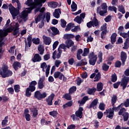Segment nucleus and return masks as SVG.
Here are the masks:
<instances>
[{
	"mask_svg": "<svg viewBox=\"0 0 129 129\" xmlns=\"http://www.w3.org/2000/svg\"><path fill=\"white\" fill-rule=\"evenodd\" d=\"M46 3V0H34V2L33 0H27L26 2V5L30 7V8H26L25 10L21 12L19 15L20 19L23 20L24 22H27L28 20V14H30L32 11L37 8V7H42V4Z\"/></svg>",
	"mask_w": 129,
	"mask_h": 129,
	"instance_id": "1",
	"label": "nucleus"
},
{
	"mask_svg": "<svg viewBox=\"0 0 129 129\" xmlns=\"http://www.w3.org/2000/svg\"><path fill=\"white\" fill-rule=\"evenodd\" d=\"M19 23H11V26L9 27L6 30H0V41L4 40V37L8 36V33H11L14 31L13 35L16 37H19L20 33H19Z\"/></svg>",
	"mask_w": 129,
	"mask_h": 129,
	"instance_id": "2",
	"label": "nucleus"
},
{
	"mask_svg": "<svg viewBox=\"0 0 129 129\" xmlns=\"http://www.w3.org/2000/svg\"><path fill=\"white\" fill-rule=\"evenodd\" d=\"M123 106V104L121 103L117 107H113L109 109L106 110L104 112V115H106V117L112 119L113 118V115H114V111H118L119 109H120V108Z\"/></svg>",
	"mask_w": 129,
	"mask_h": 129,
	"instance_id": "3",
	"label": "nucleus"
},
{
	"mask_svg": "<svg viewBox=\"0 0 129 129\" xmlns=\"http://www.w3.org/2000/svg\"><path fill=\"white\" fill-rule=\"evenodd\" d=\"M16 3L17 4L18 9L15 8V7H14L13 5H12V4L9 5L10 7L9 8V10L12 16L13 20H15V19L17 18V16H18V15L20 14V11H19V10H20V9L21 8V3H20V2H19L18 1H17Z\"/></svg>",
	"mask_w": 129,
	"mask_h": 129,
	"instance_id": "4",
	"label": "nucleus"
},
{
	"mask_svg": "<svg viewBox=\"0 0 129 129\" xmlns=\"http://www.w3.org/2000/svg\"><path fill=\"white\" fill-rule=\"evenodd\" d=\"M45 9L44 7H43L41 9H40V8H38L35 9V14H37L38 12H40L39 15H38L37 17L35 18L36 24H38V22H40V21H44V19H45L46 16L45 15V13H44V12H45Z\"/></svg>",
	"mask_w": 129,
	"mask_h": 129,
	"instance_id": "5",
	"label": "nucleus"
},
{
	"mask_svg": "<svg viewBox=\"0 0 129 129\" xmlns=\"http://www.w3.org/2000/svg\"><path fill=\"white\" fill-rule=\"evenodd\" d=\"M0 75L3 78H7L13 75V72L9 70L8 66L4 65L2 67V70H0Z\"/></svg>",
	"mask_w": 129,
	"mask_h": 129,
	"instance_id": "6",
	"label": "nucleus"
},
{
	"mask_svg": "<svg viewBox=\"0 0 129 129\" xmlns=\"http://www.w3.org/2000/svg\"><path fill=\"white\" fill-rule=\"evenodd\" d=\"M36 85L37 81H33L29 83V87L26 89V95L27 97H30L32 95L31 92H34L36 90Z\"/></svg>",
	"mask_w": 129,
	"mask_h": 129,
	"instance_id": "7",
	"label": "nucleus"
},
{
	"mask_svg": "<svg viewBox=\"0 0 129 129\" xmlns=\"http://www.w3.org/2000/svg\"><path fill=\"white\" fill-rule=\"evenodd\" d=\"M129 82V77H123L121 81V82H118L113 84L114 88H118V86H119V84H120L121 86H122L123 89H124L127 84Z\"/></svg>",
	"mask_w": 129,
	"mask_h": 129,
	"instance_id": "8",
	"label": "nucleus"
},
{
	"mask_svg": "<svg viewBox=\"0 0 129 129\" xmlns=\"http://www.w3.org/2000/svg\"><path fill=\"white\" fill-rule=\"evenodd\" d=\"M40 68H41L43 72H45L46 77H48L49 74H50V68H51V66H50V64L47 66V63L43 62L40 64Z\"/></svg>",
	"mask_w": 129,
	"mask_h": 129,
	"instance_id": "9",
	"label": "nucleus"
},
{
	"mask_svg": "<svg viewBox=\"0 0 129 129\" xmlns=\"http://www.w3.org/2000/svg\"><path fill=\"white\" fill-rule=\"evenodd\" d=\"M89 58H90L89 63L90 65L94 66L97 60V55H95L94 52H92L90 53Z\"/></svg>",
	"mask_w": 129,
	"mask_h": 129,
	"instance_id": "10",
	"label": "nucleus"
},
{
	"mask_svg": "<svg viewBox=\"0 0 129 129\" xmlns=\"http://www.w3.org/2000/svg\"><path fill=\"white\" fill-rule=\"evenodd\" d=\"M85 13H84L81 14L80 16H77L74 19L75 22H76L78 24H81L83 22V19L85 18Z\"/></svg>",
	"mask_w": 129,
	"mask_h": 129,
	"instance_id": "11",
	"label": "nucleus"
},
{
	"mask_svg": "<svg viewBox=\"0 0 129 129\" xmlns=\"http://www.w3.org/2000/svg\"><path fill=\"white\" fill-rule=\"evenodd\" d=\"M44 80H45V77L44 76H42L39 78L38 82L39 89H43V88L45 87V85H44Z\"/></svg>",
	"mask_w": 129,
	"mask_h": 129,
	"instance_id": "12",
	"label": "nucleus"
},
{
	"mask_svg": "<svg viewBox=\"0 0 129 129\" xmlns=\"http://www.w3.org/2000/svg\"><path fill=\"white\" fill-rule=\"evenodd\" d=\"M54 97H55V94H54V93H52L46 99V101L48 105H52L53 104Z\"/></svg>",
	"mask_w": 129,
	"mask_h": 129,
	"instance_id": "13",
	"label": "nucleus"
},
{
	"mask_svg": "<svg viewBox=\"0 0 129 129\" xmlns=\"http://www.w3.org/2000/svg\"><path fill=\"white\" fill-rule=\"evenodd\" d=\"M58 52L57 53V51H54L52 53V59H53V60H56V59H60V57H61V54H62V50L58 49Z\"/></svg>",
	"mask_w": 129,
	"mask_h": 129,
	"instance_id": "14",
	"label": "nucleus"
},
{
	"mask_svg": "<svg viewBox=\"0 0 129 129\" xmlns=\"http://www.w3.org/2000/svg\"><path fill=\"white\" fill-rule=\"evenodd\" d=\"M95 80H94V82H96L97 81H99L100 78H101L100 73H93L90 76V78H94Z\"/></svg>",
	"mask_w": 129,
	"mask_h": 129,
	"instance_id": "15",
	"label": "nucleus"
},
{
	"mask_svg": "<svg viewBox=\"0 0 129 129\" xmlns=\"http://www.w3.org/2000/svg\"><path fill=\"white\" fill-rule=\"evenodd\" d=\"M42 39H43V42L45 45H49L52 42V39H51V38L47 37L45 35H43L42 36Z\"/></svg>",
	"mask_w": 129,
	"mask_h": 129,
	"instance_id": "16",
	"label": "nucleus"
},
{
	"mask_svg": "<svg viewBox=\"0 0 129 129\" xmlns=\"http://www.w3.org/2000/svg\"><path fill=\"white\" fill-rule=\"evenodd\" d=\"M32 60L34 63H36V62H40V61L42 60V57L40 56L39 54H35L32 58Z\"/></svg>",
	"mask_w": 129,
	"mask_h": 129,
	"instance_id": "17",
	"label": "nucleus"
},
{
	"mask_svg": "<svg viewBox=\"0 0 129 129\" xmlns=\"http://www.w3.org/2000/svg\"><path fill=\"white\" fill-rule=\"evenodd\" d=\"M60 14H61V9H55L54 12L53 13V16L56 19L60 18Z\"/></svg>",
	"mask_w": 129,
	"mask_h": 129,
	"instance_id": "18",
	"label": "nucleus"
},
{
	"mask_svg": "<svg viewBox=\"0 0 129 129\" xmlns=\"http://www.w3.org/2000/svg\"><path fill=\"white\" fill-rule=\"evenodd\" d=\"M83 108L80 107L79 110L76 112V115L77 117L82 118V114H83Z\"/></svg>",
	"mask_w": 129,
	"mask_h": 129,
	"instance_id": "19",
	"label": "nucleus"
},
{
	"mask_svg": "<svg viewBox=\"0 0 129 129\" xmlns=\"http://www.w3.org/2000/svg\"><path fill=\"white\" fill-rule=\"evenodd\" d=\"M47 5L49 8L51 9H56L58 7V3L55 2H50L47 3Z\"/></svg>",
	"mask_w": 129,
	"mask_h": 129,
	"instance_id": "20",
	"label": "nucleus"
},
{
	"mask_svg": "<svg viewBox=\"0 0 129 129\" xmlns=\"http://www.w3.org/2000/svg\"><path fill=\"white\" fill-rule=\"evenodd\" d=\"M13 67L14 69L17 71L19 69V68H21L22 67V64L18 61H15L13 64Z\"/></svg>",
	"mask_w": 129,
	"mask_h": 129,
	"instance_id": "21",
	"label": "nucleus"
},
{
	"mask_svg": "<svg viewBox=\"0 0 129 129\" xmlns=\"http://www.w3.org/2000/svg\"><path fill=\"white\" fill-rule=\"evenodd\" d=\"M63 75L60 72H56L54 74V77L55 79L58 78L60 80H62L63 79Z\"/></svg>",
	"mask_w": 129,
	"mask_h": 129,
	"instance_id": "22",
	"label": "nucleus"
},
{
	"mask_svg": "<svg viewBox=\"0 0 129 129\" xmlns=\"http://www.w3.org/2000/svg\"><path fill=\"white\" fill-rule=\"evenodd\" d=\"M97 13H98V14H99L100 16H102V17H103L104 16V14L107 13V11L105 10H101V7H98L97 9Z\"/></svg>",
	"mask_w": 129,
	"mask_h": 129,
	"instance_id": "23",
	"label": "nucleus"
},
{
	"mask_svg": "<svg viewBox=\"0 0 129 129\" xmlns=\"http://www.w3.org/2000/svg\"><path fill=\"white\" fill-rule=\"evenodd\" d=\"M66 45H67V48L70 49L71 47H72L74 45V41L72 40L69 39L66 41Z\"/></svg>",
	"mask_w": 129,
	"mask_h": 129,
	"instance_id": "24",
	"label": "nucleus"
},
{
	"mask_svg": "<svg viewBox=\"0 0 129 129\" xmlns=\"http://www.w3.org/2000/svg\"><path fill=\"white\" fill-rule=\"evenodd\" d=\"M28 43L26 41H25V47H31V45L32 44V36H29L27 38Z\"/></svg>",
	"mask_w": 129,
	"mask_h": 129,
	"instance_id": "25",
	"label": "nucleus"
},
{
	"mask_svg": "<svg viewBox=\"0 0 129 129\" xmlns=\"http://www.w3.org/2000/svg\"><path fill=\"white\" fill-rule=\"evenodd\" d=\"M31 112L32 113L33 117H37L38 115V109L36 108H32L30 109Z\"/></svg>",
	"mask_w": 129,
	"mask_h": 129,
	"instance_id": "26",
	"label": "nucleus"
},
{
	"mask_svg": "<svg viewBox=\"0 0 129 129\" xmlns=\"http://www.w3.org/2000/svg\"><path fill=\"white\" fill-rule=\"evenodd\" d=\"M38 50L39 52V54H40V55H43V54H44V51H45V49H44V45L42 44L38 45Z\"/></svg>",
	"mask_w": 129,
	"mask_h": 129,
	"instance_id": "27",
	"label": "nucleus"
},
{
	"mask_svg": "<svg viewBox=\"0 0 129 129\" xmlns=\"http://www.w3.org/2000/svg\"><path fill=\"white\" fill-rule=\"evenodd\" d=\"M51 30L52 31V34L54 36L56 35H58L59 34V30H58V29L55 27H52L50 28Z\"/></svg>",
	"mask_w": 129,
	"mask_h": 129,
	"instance_id": "28",
	"label": "nucleus"
},
{
	"mask_svg": "<svg viewBox=\"0 0 129 129\" xmlns=\"http://www.w3.org/2000/svg\"><path fill=\"white\" fill-rule=\"evenodd\" d=\"M117 36V34L116 33H114L112 34L111 36L110 39H111V42L112 44H113L114 43H115V41H116V36Z\"/></svg>",
	"mask_w": 129,
	"mask_h": 129,
	"instance_id": "29",
	"label": "nucleus"
},
{
	"mask_svg": "<svg viewBox=\"0 0 129 129\" xmlns=\"http://www.w3.org/2000/svg\"><path fill=\"white\" fill-rule=\"evenodd\" d=\"M97 103H98V99H95L90 104V107H94V106H96L97 105Z\"/></svg>",
	"mask_w": 129,
	"mask_h": 129,
	"instance_id": "30",
	"label": "nucleus"
},
{
	"mask_svg": "<svg viewBox=\"0 0 129 129\" xmlns=\"http://www.w3.org/2000/svg\"><path fill=\"white\" fill-rule=\"evenodd\" d=\"M34 97L38 99V100H41V92L37 91L34 93Z\"/></svg>",
	"mask_w": 129,
	"mask_h": 129,
	"instance_id": "31",
	"label": "nucleus"
},
{
	"mask_svg": "<svg viewBox=\"0 0 129 129\" xmlns=\"http://www.w3.org/2000/svg\"><path fill=\"white\" fill-rule=\"evenodd\" d=\"M72 28H74V24L73 23H69L67 25L65 31L66 32H68L69 31H70Z\"/></svg>",
	"mask_w": 129,
	"mask_h": 129,
	"instance_id": "32",
	"label": "nucleus"
},
{
	"mask_svg": "<svg viewBox=\"0 0 129 129\" xmlns=\"http://www.w3.org/2000/svg\"><path fill=\"white\" fill-rule=\"evenodd\" d=\"M72 12H75L77 10V4L74 2V1L72 2V4L71 5Z\"/></svg>",
	"mask_w": 129,
	"mask_h": 129,
	"instance_id": "33",
	"label": "nucleus"
},
{
	"mask_svg": "<svg viewBox=\"0 0 129 129\" xmlns=\"http://www.w3.org/2000/svg\"><path fill=\"white\" fill-rule=\"evenodd\" d=\"M9 119V117L6 116L5 117V119L3 120L2 125L3 127L7 126L8 125V119Z\"/></svg>",
	"mask_w": 129,
	"mask_h": 129,
	"instance_id": "34",
	"label": "nucleus"
},
{
	"mask_svg": "<svg viewBox=\"0 0 129 129\" xmlns=\"http://www.w3.org/2000/svg\"><path fill=\"white\" fill-rule=\"evenodd\" d=\"M88 100V97L85 96L83 98L81 101L79 100L78 101V103H80V104H84L86 101Z\"/></svg>",
	"mask_w": 129,
	"mask_h": 129,
	"instance_id": "35",
	"label": "nucleus"
},
{
	"mask_svg": "<svg viewBox=\"0 0 129 129\" xmlns=\"http://www.w3.org/2000/svg\"><path fill=\"white\" fill-rule=\"evenodd\" d=\"M92 24L93 25V27H97V26L99 25V24L98 23V20H97V19H96L95 17H94L92 21Z\"/></svg>",
	"mask_w": 129,
	"mask_h": 129,
	"instance_id": "36",
	"label": "nucleus"
},
{
	"mask_svg": "<svg viewBox=\"0 0 129 129\" xmlns=\"http://www.w3.org/2000/svg\"><path fill=\"white\" fill-rule=\"evenodd\" d=\"M118 10L119 12L122 13V14H125V10H124V7L122 5H119L118 7Z\"/></svg>",
	"mask_w": 129,
	"mask_h": 129,
	"instance_id": "37",
	"label": "nucleus"
},
{
	"mask_svg": "<svg viewBox=\"0 0 129 129\" xmlns=\"http://www.w3.org/2000/svg\"><path fill=\"white\" fill-rule=\"evenodd\" d=\"M116 100H117V97L116 95H113L111 98L112 106H114V104L116 102Z\"/></svg>",
	"mask_w": 129,
	"mask_h": 129,
	"instance_id": "38",
	"label": "nucleus"
},
{
	"mask_svg": "<svg viewBox=\"0 0 129 129\" xmlns=\"http://www.w3.org/2000/svg\"><path fill=\"white\" fill-rule=\"evenodd\" d=\"M97 88L98 91H101L103 89V84L102 83H99L97 84Z\"/></svg>",
	"mask_w": 129,
	"mask_h": 129,
	"instance_id": "39",
	"label": "nucleus"
},
{
	"mask_svg": "<svg viewBox=\"0 0 129 129\" xmlns=\"http://www.w3.org/2000/svg\"><path fill=\"white\" fill-rule=\"evenodd\" d=\"M126 53L124 51H122L120 54L121 60H126Z\"/></svg>",
	"mask_w": 129,
	"mask_h": 129,
	"instance_id": "40",
	"label": "nucleus"
},
{
	"mask_svg": "<svg viewBox=\"0 0 129 129\" xmlns=\"http://www.w3.org/2000/svg\"><path fill=\"white\" fill-rule=\"evenodd\" d=\"M125 111H126L125 108H120V110L118 112V115H123L125 113H126V112H125Z\"/></svg>",
	"mask_w": 129,
	"mask_h": 129,
	"instance_id": "41",
	"label": "nucleus"
},
{
	"mask_svg": "<svg viewBox=\"0 0 129 129\" xmlns=\"http://www.w3.org/2000/svg\"><path fill=\"white\" fill-rule=\"evenodd\" d=\"M108 11H110L111 12H114L115 14H116V11H117V9L114 6H110L108 8Z\"/></svg>",
	"mask_w": 129,
	"mask_h": 129,
	"instance_id": "42",
	"label": "nucleus"
},
{
	"mask_svg": "<svg viewBox=\"0 0 129 129\" xmlns=\"http://www.w3.org/2000/svg\"><path fill=\"white\" fill-rule=\"evenodd\" d=\"M73 104V102H72V101H71L64 104L63 105V108H66V107H70L71 106H72Z\"/></svg>",
	"mask_w": 129,
	"mask_h": 129,
	"instance_id": "43",
	"label": "nucleus"
},
{
	"mask_svg": "<svg viewBox=\"0 0 129 129\" xmlns=\"http://www.w3.org/2000/svg\"><path fill=\"white\" fill-rule=\"evenodd\" d=\"M88 54H89V48H84L82 56L83 57H86V56H87Z\"/></svg>",
	"mask_w": 129,
	"mask_h": 129,
	"instance_id": "44",
	"label": "nucleus"
},
{
	"mask_svg": "<svg viewBox=\"0 0 129 129\" xmlns=\"http://www.w3.org/2000/svg\"><path fill=\"white\" fill-rule=\"evenodd\" d=\"M123 49H128L129 48V39H126L124 43Z\"/></svg>",
	"mask_w": 129,
	"mask_h": 129,
	"instance_id": "45",
	"label": "nucleus"
},
{
	"mask_svg": "<svg viewBox=\"0 0 129 129\" xmlns=\"http://www.w3.org/2000/svg\"><path fill=\"white\" fill-rule=\"evenodd\" d=\"M64 37L66 39H73L75 36L72 34H66L64 35Z\"/></svg>",
	"mask_w": 129,
	"mask_h": 129,
	"instance_id": "46",
	"label": "nucleus"
},
{
	"mask_svg": "<svg viewBox=\"0 0 129 129\" xmlns=\"http://www.w3.org/2000/svg\"><path fill=\"white\" fill-rule=\"evenodd\" d=\"M96 91V89L95 88H92V89H89L88 91V94H94V93Z\"/></svg>",
	"mask_w": 129,
	"mask_h": 129,
	"instance_id": "47",
	"label": "nucleus"
},
{
	"mask_svg": "<svg viewBox=\"0 0 129 129\" xmlns=\"http://www.w3.org/2000/svg\"><path fill=\"white\" fill-rule=\"evenodd\" d=\"M119 35H120V36H121V37H122V38H124V39H125V38H129L127 33L120 32L119 33Z\"/></svg>",
	"mask_w": 129,
	"mask_h": 129,
	"instance_id": "48",
	"label": "nucleus"
},
{
	"mask_svg": "<svg viewBox=\"0 0 129 129\" xmlns=\"http://www.w3.org/2000/svg\"><path fill=\"white\" fill-rule=\"evenodd\" d=\"M103 10V11H107V5H106V3H103L101 6V10Z\"/></svg>",
	"mask_w": 129,
	"mask_h": 129,
	"instance_id": "49",
	"label": "nucleus"
},
{
	"mask_svg": "<svg viewBox=\"0 0 129 129\" xmlns=\"http://www.w3.org/2000/svg\"><path fill=\"white\" fill-rule=\"evenodd\" d=\"M107 24L106 23H104L102 26L100 27L101 31H107Z\"/></svg>",
	"mask_w": 129,
	"mask_h": 129,
	"instance_id": "50",
	"label": "nucleus"
},
{
	"mask_svg": "<svg viewBox=\"0 0 129 129\" xmlns=\"http://www.w3.org/2000/svg\"><path fill=\"white\" fill-rule=\"evenodd\" d=\"M32 42L34 44H35L36 45H38V44H40V38H33L32 39Z\"/></svg>",
	"mask_w": 129,
	"mask_h": 129,
	"instance_id": "51",
	"label": "nucleus"
},
{
	"mask_svg": "<svg viewBox=\"0 0 129 129\" xmlns=\"http://www.w3.org/2000/svg\"><path fill=\"white\" fill-rule=\"evenodd\" d=\"M111 81L112 82H115L117 80V76L116 74H114L111 76Z\"/></svg>",
	"mask_w": 129,
	"mask_h": 129,
	"instance_id": "52",
	"label": "nucleus"
},
{
	"mask_svg": "<svg viewBox=\"0 0 129 129\" xmlns=\"http://www.w3.org/2000/svg\"><path fill=\"white\" fill-rule=\"evenodd\" d=\"M60 25L62 28H65L66 27V25L67 24V22H66V21L64 19H61L60 20Z\"/></svg>",
	"mask_w": 129,
	"mask_h": 129,
	"instance_id": "53",
	"label": "nucleus"
},
{
	"mask_svg": "<svg viewBox=\"0 0 129 129\" xmlns=\"http://www.w3.org/2000/svg\"><path fill=\"white\" fill-rule=\"evenodd\" d=\"M107 33V30L102 31V32L101 33V38L102 39H104V38H105V36L106 35Z\"/></svg>",
	"mask_w": 129,
	"mask_h": 129,
	"instance_id": "54",
	"label": "nucleus"
},
{
	"mask_svg": "<svg viewBox=\"0 0 129 129\" xmlns=\"http://www.w3.org/2000/svg\"><path fill=\"white\" fill-rule=\"evenodd\" d=\"M62 63V61L59 59L55 60V62H54V65L55 67L58 68L59 66H60V64Z\"/></svg>",
	"mask_w": 129,
	"mask_h": 129,
	"instance_id": "55",
	"label": "nucleus"
},
{
	"mask_svg": "<svg viewBox=\"0 0 129 129\" xmlns=\"http://www.w3.org/2000/svg\"><path fill=\"white\" fill-rule=\"evenodd\" d=\"M50 115H51V116H53V117H55V116H57V114H58V112L57 111H52L49 112Z\"/></svg>",
	"mask_w": 129,
	"mask_h": 129,
	"instance_id": "56",
	"label": "nucleus"
},
{
	"mask_svg": "<svg viewBox=\"0 0 129 129\" xmlns=\"http://www.w3.org/2000/svg\"><path fill=\"white\" fill-rule=\"evenodd\" d=\"M99 108L101 110H104L105 109V105L103 103H100L99 105Z\"/></svg>",
	"mask_w": 129,
	"mask_h": 129,
	"instance_id": "57",
	"label": "nucleus"
},
{
	"mask_svg": "<svg viewBox=\"0 0 129 129\" xmlns=\"http://www.w3.org/2000/svg\"><path fill=\"white\" fill-rule=\"evenodd\" d=\"M14 89H15V92H17V93L20 92V90L21 89L20 85H16L14 86Z\"/></svg>",
	"mask_w": 129,
	"mask_h": 129,
	"instance_id": "58",
	"label": "nucleus"
},
{
	"mask_svg": "<svg viewBox=\"0 0 129 129\" xmlns=\"http://www.w3.org/2000/svg\"><path fill=\"white\" fill-rule=\"evenodd\" d=\"M80 26H76L74 28L72 29L71 31L72 32H78V31H80Z\"/></svg>",
	"mask_w": 129,
	"mask_h": 129,
	"instance_id": "59",
	"label": "nucleus"
},
{
	"mask_svg": "<svg viewBox=\"0 0 129 129\" xmlns=\"http://www.w3.org/2000/svg\"><path fill=\"white\" fill-rule=\"evenodd\" d=\"M50 53H47L46 54L44 55L43 56L44 61H48V60L50 59Z\"/></svg>",
	"mask_w": 129,
	"mask_h": 129,
	"instance_id": "60",
	"label": "nucleus"
},
{
	"mask_svg": "<svg viewBox=\"0 0 129 129\" xmlns=\"http://www.w3.org/2000/svg\"><path fill=\"white\" fill-rule=\"evenodd\" d=\"M63 97H64V98L67 99V100H71V99H72L71 96H70V94H66L63 96Z\"/></svg>",
	"mask_w": 129,
	"mask_h": 129,
	"instance_id": "61",
	"label": "nucleus"
},
{
	"mask_svg": "<svg viewBox=\"0 0 129 129\" xmlns=\"http://www.w3.org/2000/svg\"><path fill=\"white\" fill-rule=\"evenodd\" d=\"M124 121H126L128 119V113L126 112L122 115Z\"/></svg>",
	"mask_w": 129,
	"mask_h": 129,
	"instance_id": "62",
	"label": "nucleus"
},
{
	"mask_svg": "<svg viewBox=\"0 0 129 129\" xmlns=\"http://www.w3.org/2000/svg\"><path fill=\"white\" fill-rule=\"evenodd\" d=\"M123 105H124L125 107H128L129 106V99H127L124 101V103H122Z\"/></svg>",
	"mask_w": 129,
	"mask_h": 129,
	"instance_id": "63",
	"label": "nucleus"
},
{
	"mask_svg": "<svg viewBox=\"0 0 129 129\" xmlns=\"http://www.w3.org/2000/svg\"><path fill=\"white\" fill-rule=\"evenodd\" d=\"M75 91H76V87L75 86L72 87L69 90L70 93H73V92H75Z\"/></svg>",
	"mask_w": 129,
	"mask_h": 129,
	"instance_id": "64",
	"label": "nucleus"
}]
</instances>
